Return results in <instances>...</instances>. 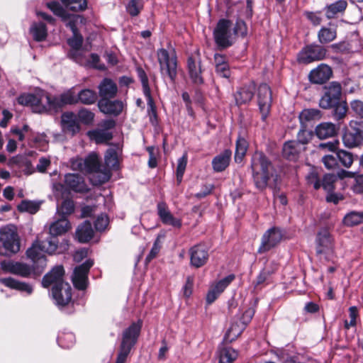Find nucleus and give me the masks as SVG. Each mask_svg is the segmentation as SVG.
<instances>
[{
	"label": "nucleus",
	"mask_w": 363,
	"mask_h": 363,
	"mask_svg": "<svg viewBox=\"0 0 363 363\" xmlns=\"http://www.w3.org/2000/svg\"><path fill=\"white\" fill-rule=\"evenodd\" d=\"M238 356L237 350L230 347H225L219 350V363H233Z\"/></svg>",
	"instance_id": "nucleus-39"
},
{
	"label": "nucleus",
	"mask_w": 363,
	"mask_h": 363,
	"mask_svg": "<svg viewBox=\"0 0 363 363\" xmlns=\"http://www.w3.org/2000/svg\"><path fill=\"white\" fill-rule=\"evenodd\" d=\"M187 160H188V156L187 153H184V155L179 158L177 161V171H176V175H177V182L179 184H180L182 181L183 176L187 164Z\"/></svg>",
	"instance_id": "nucleus-53"
},
{
	"label": "nucleus",
	"mask_w": 363,
	"mask_h": 363,
	"mask_svg": "<svg viewBox=\"0 0 363 363\" xmlns=\"http://www.w3.org/2000/svg\"><path fill=\"white\" fill-rule=\"evenodd\" d=\"M76 238L79 242L84 243L89 241L94 235V230L89 221H84L79 225L76 230Z\"/></svg>",
	"instance_id": "nucleus-33"
},
{
	"label": "nucleus",
	"mask_w": 363,
	"mask_h": 363,
	"mask_svg": "<svg viewBox=\"0 0 363 363\" xmlns=\"http://www.w3.org/2000/svg\"><path fill=\"white\" fill-rule=\"evenodd\" d=\"M337 181V177L335 174H325L320 179V187L328 193L335 189V184Z\"/></svg>",
	"instance_id": "nucleus-43"
},
{
	"label": "nucleus",
	"mask_w": 363,
	"mask_h": 363,
	"mask_svg": "<svg viewBox=\"0 0 363 363\" xmlns=\"http://www.w3.org/2000/svg\"><path fill=\"white\" fill-rule=\"evenodd\" d=\"M255 88L254 82H250L240 87L234 94L236 105L242 106L250 102L254 96Z\"/></svg>",
	"instance_id": "nucleus-26"
},
{
	"label": "nucleus",
	"mask_w": 363,
	"mask_h": 363,
	"mask_svg": "<svg viewBox=\"0 0 363 363\" xmlns=\"http://www.w3.org/2000/svg\"><path fill=\"white\" fill-rule=\"evenodd\" d=\"M20 212L35 213L40 208V203L28 200H23L17 206Z\"/></svg>",
	"instance_id": "nucleus-49"
},
{
	"label": "nucleus",
	"mask_w": 363,
	"mask_h": 363,
	"mask_svg": "<svg viewBox=\"0 0 363 363\" xmlns=\"http://www.w3.org/2000/svg\"><path fill=\"white\" fill-rule=\"evenodd\" d=\"M343 223L347 226H354L363 223V211H352L347 213L344 217Z\"/></svg>",
	"instance_id": "nucleus-44"
},
{
	"label": "nucleus",
	"mask_w": 363,
	"mask_h": 363,
	"mask_svg": "<svg viewBox=\"0 0 363 363\" xmlns=\"http://www.w3.org/2000/svg\"><path fill=\"white\" fill-rule=\"evenodd\" d=\"M322 117L321 111L317 108L303 109L299 114V121L302 126L307 127V123L317 121Z\"/></svg>",
	"instance_id": "nucleus-35"
},
{
	"label": "nucleus",
	"mask_w": 363,
	"mask_h": 363,
	"mask_svg": "<svg viewBox=\"0 0 363 363\" xmlns=\"http://www.w3.org/2000/svg\"><path fill=\"white\" fill-rule=\"evenodd\" d=\"M248 148L247 141L241 136H239L236 140L235 160L236 162L242 161L245 155Z\"/></svg>",
	"instance_id": "nucleus-42"
},
{
	"label": "nucleus",
	"mask_w": 363,
	"mask_h": 363,
	"mask_svg": "<svg viewBox=\"0 0 363 363\" xmlns=\"http://www.w3.org/2000/svg\"><path fill=\"white\" fill-rule=\"evenodd\" d=\"M338 161L345 167L349 168L353 163V155L351 152L340 150L336 152Z\"/></svg>",
	"instance_id": "nucleus-55"
},
{
	"label": "nucleus",
	"mask_w": 363,
	"mask_h": 363,
	"mask_svg": "<svg viewBox=\"0 0 363 363\" xmlns=\"http://www.w3.org/2000/svg\"><path fill=\"white\" fill-rule=\"evenodd\" d=\"M342 140L348 147L361 145L363 143V121L352 120L348 130L343 135Z\"/></svg>",
	"instance_id": "nucleus-10"
},
{
	"label": "nucleus",
	"mask_w": 363,
	"mask_h": 363,
	"mask_svg": "<svg viewBox=\"0 0 363 363\" xmlns=\"http://www.w3.org/2000/svg\"><path fill=\"white\" fill-rule=\"evenodd\" d=\"M47 7L57 16L60 17L62 20H67L69 16L66 10L57 1H53L47 3Z\"/></svg>",
	"instance_id": "nucleus-48"
},
{
	"label": "nucleus",
	"mask_w": 363,
	"mask_h": 363,
	"mask_svg": "<svg viewBox=\"0 0 363 363\" xmlns=\"http://www.w3.org/2000/svg\"><path fill=\"white\" fill-rule=\"evenodd\" d=\"M97 94L90 89H83L77 92L78 104L84 105H93L97 101Z\"/></svg>",
	"instance_id": "nucleus-36"
},
{
	"label": "nucleus",
	"mask_w": 363,
	"mask_h": 363,
	"mask_svg": "<svg viewBox=\"0 0 363 363\" xmlns=\"http://www.w3.org/2000/svg\"><path fill=\"white\" fill-rule=\"evenodd\" d=\"M61 126L64 133L74 136L80 130L76 115L71 111H67L62 114Z\"/></svg>",
	"instance_id": "nucleus-22"
},
{
	"label": "nucleus",
	"mask_w": 363,
	"mask_h": 363,
	"mask_svg": "<svg viewBox=\"0 0 363 363\" xmlns=\"http://www.w3.org/2000/svg\"><path fill=\"white\" fill-rule=\"evenodd\" d=\"M282 237L283 234L279 228L272 227L269 228L262 235L261 245L257 252L262 254L270 250L281 242Z\"/></svg>",
	"instance_id": "nucleus-15"
},
{
	"label": "nucleus",
	"mask_w": 363,
	"mask_h": 363,
	"mask_svg": "<svg viewBox=\"0 0 363 363\" xmlns=\"http://www.w3.org/2000/svg\"><path fill=\"white\" fill-rule=\"evenodd\" d=\"M100 99H113L118 93L117 84L110 78H104L98 86Z\"/></svg>",
	"instance_id": "nucleus-27"
},
{
	"label": "nucleus",
	"mask_w": 363,
	"mask_h": 363,
	"mask_svg": "<svg viewBox=\"0 0 363 363\" xmlns=\"http://www.w3.org/2000/svg\"><path fill=\"white\" fill-rule=\"evenodd\" d=\"M313 137V133L311 130H308L306 127L302 126L297 134V140L295 143H297L303 147L311 141Z\"/></svg>",
	"instance_id": "nucleus-54"
},
{
	"label": "nucleus",
	"mask_w": 363,
	"mask_h": 363,
	"mask_svg": "<svg viewBox=\"0 0 363 363\" xmlns=\"http://www.w3.org/2000/svg\"><path fill=\"white\" fill-rule=\"evenodd\" d=\"M272 272L264 268L258 274L252 284L255 291L261 290L265 285Z\"/></svg>",
	"instance_id": "nucleus-46"
},
{
	"label": "nucleus",
	"mask_w": 363,
	"mask_h": 363,
	"mask_svg": "<svg viewBox=\"0 0 363 363\" xmlns=\"http://www.w3.org/2000/svg\"><path fill=\"white\" fill-rule=\"evenodd\" d=\"M0 282L9 288L15 289L21 291H25L28 294H30L33 291V288L29 284L18 281L16 279L11 277L1 278L0 279Z\"/></svg>",
	"instance_id": "nucleus-37"
},
{
	"label": "nucleus",
	"mask_w": 363,
	"mask_h": 363,
	"mask_svg": "<svg viewBox=\"0 0 363 363\" xmlns=\"http://www.w3.org/2000/svg\"><path fill=\"white\" fill-rule=\"evenodd\" d=\"M187 68L191 82L195 85H201L204 83L202 77L201 60L196 61L194 57H189L187 59Z\"/></svg>",
	"instance_id": "nucleus-24"
},
{
	"label": "nucleus",
	"mask_w": 363,
	"mask_h": 363,
	"mask_svg": "<svg viewBox=\"0 0 363 363\" xmlns=\"http://www.w3.org/2000/svg\"><path fill=\"white\" fill-rule=\"evenodd\" d=\"M157 212L161 222L164 225H169L177 229L182 227V220L174 216L165 202H159L157 203Z\"/></svg>",
	"instance_id": "nucleus-18"
},
{
	"label": "nucleus",
	"mask_w": 363,
	"mask_h": 363,
	"mask_svg": "<svg viewBox=\"0 0 363 363\" xmlns=\"http://www.w3.org/2000/svg\"><path fill=\"white\" fill-rule=\"evenodd\" d=\"M143 8V0H130L126 6L128 14L135 17L139 15Z\"/></svg>",
	"instance_id": "nucleus-52"
},
{
	"label": "nucleus",
	"mask_w": 363,
	"mask_h": 363,
	"mask_svg": "<svg viewBox=\"0 0 363 363\" xmlns=\"http://www.w3.org/2000/svg\"><path fill=\"white\" fill-rule=\"evenodd\" d=\"M328 26H322L318 32V40L320 44H328L337 38V26L330 22Z\"/></svg>",
	"instance_id": "nucleus-29"
},
{
	"label": "nucleus",
	"mask_w": 363,
	"mask_h": 363,
	"mask_svg": "<svg viewBox=\"0 0 363 363\" xmlns=\"http://www.w3.org/2000/svg\"><path fill=\"white\" fill-rule=\"evenodd\" d=\"M111 99H100L97 106L101 113L106 115L118 116L122 113L125 107V104L121 100Z\"/></svg>",
	"instance_id": "nucleus-17"
},
{
	"label": "nucleus",
	"mask_w": 363,
	"mask_h": 363,
	"mask_svg": "<svg viewBox=\"0 0 363 363\" xmlns=\"http://www.w3.org/2000/svg\"><path fill=\"white\" fill-rule=\"evenodd\" d=\"M235 276L233 274L228 275L223 279L219 280L213 286H212L220 294L224 291L226 287L235 279Z\"/></svg>",
	"instance_id": "nucleus-60"
},
{
	"label": "nucleus",
	"mask_w": 363,
	"mask_h": 363,
	"mask_svg": "<svg viewBox=\"0 0 363 363\" xmlns=\"http://www.w3.org/2000/svg\"><path fill=\"white\" fill-rule=\"evenodd\" d=\"M303 16L313 26L320 25L323 21L322 12L320 11H306L303 12Z\"/></svg>",
	"instance_id": "nucleus-58"
},
{
	"label": "nucleus",
	"mask_w": 363,
	"mask_h": 363,
	"mask_svg": "<svg viewBox=\"0 0 363 363\" xmlns=\"http://www.w3.org/2000/svg\"><path fill=\"white\" fill-rule=\"evenodd\" d=\"M327 50L317 44H310L303 47L297 55V61L301 64L308 65L315 61L322 60L325 57Z\"/></svg>",
	"instance_id": "nucleus-9"
},
{
	"label": "nucleus",
	"mask_w": 363,
	"mask_h": 363,
	"mask_svg": "<svg viewBox=\"0 0 363 363\" xmlns=\"http://www.w3.org/2000/svg\"><path fill=\"white\" fill-rule=\"evenodd\" d=\"M347 7L346 0H338L330 4H327L323 8L325 17L328 19H333L344 14Z\"/></svg>",
	"instance_id": "nucleus-28"
},
{
	"label": "nucleus",
	"mask_w": 363,
	"mask_h": 363,
	"mask_svg": "<svg viewBox=\"0 0 363 363\" xmlns=\"http://www.w3.org/2000/svg\"><path fill=\"white\" fill-rule=\"evenodd\" d=\"M69 228V220L65 217H62L50 224L49 233L58 238V236L65 234Z\"/></svg>",
	"instance_id": "nucleus-34"
},
{
	"label": "nucleus",
	"mask_w": 363,
	"mask_h": 363,
	"mask_svg": "<svg viewBox=\"0 0 363 363\" xmlns=\"http://www.w3.org/2000/svg\"><path fill=\"white\" fill-rule=\"evenodd\" d=\"M93 265L94 261L89 259L75 267L72 280L76 289L79 290L86 289L88 285V274Z\"/></svg>",
	"instance_id": "nucleus-14"
},
{
	"label": "nucleus",
	"mask_w": 363,
	"mask_h": 363,
	"mask_svg": "<svg viewBox=\"0 0 363 363\" xmlns=\"http://www.w3.org/2000/svg\"><path fill=\"white\" fill-rule=\"evenodd\" d=\"M44 252L40 245V238L38 237L26 251L28 258L33 262L32 268L26 264L9 260L1 261L0 265L3 271L24 277H28L32 271L35 274H40L46 267L47 259Z\"/></svg>",
	"instance_id": "nucleus-3"
},
{
	"label": "nucleus",
	"mask_w": 363,
	"mask_h": 363,
	"mask_svg": "<svg viewBox=\"0 0 363 363\" xmlns=\"http://www.w3.org/2000/svg\"><path fill=\"white\" fill-rule=\"evenodd\" d=\"M350 108L354 114L361 118H363V101L360 100H353L350 102Z\"/></svg>",
	"instance_id": "nucleus-64"
},
{
	"label": "nucleus",
	"mask_w": 363,
	"mask_h": 363,
	"mask_svg": "<svg viewBox=\"0 0 363 363\" xmlns=\"http://www.w3.org/2000/svg\"><path fill=\"white\" fill-rule=\"evenodd\" d=\"M143 326V321L138 320L133 322L125 329L122 333V339L119 347L116 360L125 363L132 348L137 343Z\"/></svg>",
	"instance_id": "nucleus-5"
},
{
	"label": "nucleus",
	"mask_w": 363,
	"mask_h": 363,
	"mask_svg": "<svg viewBox=\"0 0 363 363\" xmlns=\"http://www.w3.org/2000/svg\"><path fill=\"white\" fill-rule=\"evenodd\" d=\"M231 155L232 152L229 149H226L216 155L212 160V167L214 172H221L224 171L230 164Z\"/></svg>",
	"instance_id": "nucleus-30"
},
{
	"label": "nucleus",
	"mask_w": 363,
	"mask_h": 363,
	"mask_svg": "<svg viewBox=\"0 0 363 363\" xmlns=\"http://www.w3.org/2000/svg\"><path fill=\"white\" fill-rule=\"evenodd\" d=\"M330 108L332 109V117L337 121L343 120L346 117L348 110L347 104L343 100L335 106H332Z\"/></svg>",
	"instance_id": "nucleus-40"
},
{
	"label": "nucleus",
	"mask_w": 363,
	"mask_h": 363,
	"mask_svg": "<svg viewBox=\"0 0 363 363\" xmlns=\"http://www.w3.org/2000/svg\"><path fill=\"white\" fill-rule=\"evenodd\" d=\"M342 96V86L337 82H332L325 87V91L319 101V106L324 109H329L340 101Z\"/></svg>",
	"instance_id": "nucleus-11"
},
{
	"label": "nucleus",
	"mask_w": 363,
	"mask_h": 363,
	"mask_svg": "<svg viewBox=\"0 0 363 363\" xmlns=\"http://www.w3.org/2000/svg\"><path fill=\"white\" fill-rule=\"evenodd\" d=\"M20 238L13 225L4 226L0 230V255L11 257L19 252Z\"/></svg>",
	"instance_id": "nucleus-6"
},
{
	"label": "nucleus",
	"mask_w": 363,
	"mask_h": 363,
	"mask_svg": "<svg viewBox=\"0 0 363 363\" xmlns=\"http://www.w3.org/2000/svg\"><path fill=\"white\" fill-rule=\"evenodd\" d=\"M57 211L65 216L70 215L74 211V203L71 199H65L62 201L61 206L57 208Z\"/></svg>",
	"instance_id": "nucleus-61"
},
{
	"label": "nucleus",
	"mask_w": 363,
	"mask_h": 363,
	"mask_svg": "<svg viewBox=\"0 0 363 363\" xmlns=\"http://www.w3.org/2000/svg\"><path fill=\"white\" fill-rule=\"evenodd\" d=\"M336 125L330 122L321 123L315 129L316 136L321 139H327L333 137L337 133Z\"/></svg>",
	"instance_id": "nucleus-32"
},
{
	"label": "nucleus",
	"mask_w": 363,
	"mask_h": 363,
	"mask_svg": "<svg viewBox=\"0 0 363 363\" xmlns=\"http://www.w3.org/2000/svg\"><path fill=\"white\" fill-rule=\"evenodd\" d=\"M191 264L196 268L201 267L208 259L207 247L202 244L196 245L189 250Z\"/></svg>",
	"instance_id": "nucleus-20"
},
{
	"label": "nucleus",
	"mask_w": 363,
	"mask_h": 363,
	"mask_svg": "<svg viewBox=\"0 0 363 363\" xmlns=\"http://www.w3.org/2000/svg\"><path fill=\"white\" fill-rule=\"evenodd\" d=\"M52 296L58 307H64L71 301V286L68 283H61V285H54L52 288Z\"/></svg>",
	"instance_id": "nucleus-16"
},
{
	"label": "nucleus",
	"mask_w": 363,
	"mask_h": 363,
	"mask_svg": "<svg viewBox=\"0 0 363 363\" xmlns=\"http://www.w3.org/2000/svg\"><path fill=\"white\" fill-rule=\"evenodd\" d=\"M89 135L97 143H106L113 138V133L111 132L101 128L89 132Z\"/></svg>",
	"instance_id": "nucleus-41"
},
{
	"label": "nucleus",
	"mask_w": 363,
	"mask_h": 363,
	"mask_svg": "<svg viewBox=\"0 0 363 363\" xmlns=\"http://www.w3.org/2000/svg\"><path fill=\"white\" fill-rule=\"evenodd\" d=\"M316 253L317 255H326L325 259H330V255L334 252L333 240L327 228L320 229L316 237Z\"/></svg>",
	"instance_id": "nucleus-13"
},
{
	"label": "nucleus",
	"mask_w": 363,
	"mask_h": 363,
	"mask_svg": "<svg viewBox=\"0 0 363 363\" xmlns=\"http://www.w3.org/2000/svg\"><path fill=\"white\" fill-rule=\"evenodd\" d=\"M250 167L255 187L263 191L267 188L272 176V162L262 152L256 151L252 157Z\"/></svg>",
	"instance_id": "nucleus-4"
},
{
	"label": "nucleus",
	"mask_w": 363,
	"mask_h": 363,
	"mask_svg": "<svg viewBox=\"0 0 363 363\" xmlns=\"http://www.w3.org/2000/svg\"><path fill=\"white\" fill-rule=\"evenodd\" d=\"M257 98L261 118L265 121L270 113L272 104V91L267 84H261L259 86Z\"/></svg>",
	"instance_id": "nucleus-12"
},
{
	"label": "nucleus",
	"mask_w": 363,
	"mask_h": 363,
	"mask_svg": "<svg viewBox=\"0 0 363 363\" xmlns=\"http://www.w3.org/2000/svg\"><path fill=\"white\" fill-rule=\"evenodd\" d=\"M147 104V113L150 117V121L152 125L157 123V108L152 97V95L145 96Z\"/></svg>",
	"instance_id": "nucleus-56"
},
{
	"label": "nucleus",
	"mask_w": 363,
	"mask_h": 363,
	"mask_svg": "<svg viewBox=\"0 0 363 363\" xmlns=\"http://www.w3.org/2000/svg\"><path fill=\"white\" fill-rule=\"evenodd\" d=\"M332 75V68L322 63L309 72L308 79L312 84H323L331 78Z\"/></svg>",
	"instance_id": "nucleus-19"
},
{
	"label": "nucleus",
	"mask_w": 363,
	"mask_h": 363,
	"mask_svg": "<svg viewBox=\"0 0 363 363\" xmlns=\"http://www.w3.org/2000/svg\"><path fill=\"white\" fill-rule=\"evenodd\" d=\"M105 166L103 165L95 152L88 155L84 159L82 157L71 160V167L89 174V181L94 186H100L107 182L111 178L110 169L118 167V154L116 150L108 149L104 157Z\"/></svg>",
	"instance_id": "nucleus-1"
},
{
	"label": "nucleus",
	"mask_w": 363,
	"mask_h": 363,
	"mask_svg": "<svg viewBox=\"0 0 363 363\" xmlns=\"http://www.w3.org/2000/svg\"><path fill=\"white\" fill-rule=\"evenodd\" d=\"M57 342L61 347L69 349L74 345L75 336L72 333H63L58 336Z\"/></svg>",
	"instance_id": "nucleus-47"
},
{
	"label": "nucleus",
	"mask_w": 363,
	"mask_h": 363,
	"mask_svg": "<svg viewBox=\"0 0 363 363\" xmlns=\"http://www.w3.org/2000/svg\"><path fill=\"white\" fill-rule=\"evenodd\" d=\"M69 10L75 12L83 11L87 7L86 0H60Z\"/></svg>",
	"instance_id": "nucleus-45"
},
{
	"label": "nucleus",
	"mask_w": 363,
	"mask_h": 363,
	"mask_svg": "<svg viewBox=\"0 0 363 363\" xmlns=\"http://www.w3.org/2000/svg\"><path fill=\"white\" fill-rule=\"evenodd\" d=\"M65 184L69 189L76 193L84 194L89 191L84 178L79 174H66L65 175Z\"/></svg>",
	"instance_id": "nucleus-21"
},
{
	"label": "nucleus",
	"mask_w": 363,
	"mask_h": 363,
	"mask_svg": "<svg viewBox=\"0 0 363 363\" xmlns=\"http://www.w3.org/2000/svg\"><path fill=\"white\" fill-rule=\"evenodd\" d=\"M233 35H235V39L236 40L237 36H241L244 38L247 35V28L244 21L238 19L237 20L234 27H232Z\"/></svg>",
	"instance_id": "nucleus-59"
},
{
	"label": "nucleus",
	"mask_w": 363,
	"mask_h": 363,
	"mask_svg": "<svg viewBox=\"0 0 363 363\" xmlns=\"http://www.w3.org/2000/svg\"><path fill=\"white\" fill-rule=\"evenodd\" d=\"M68 44L74 50V51H71L69 53V56L74 58L82 45V37L74 36L69 39Z\"/></svg>",
	"instance_id": "nucleus-62"
},
{
	"label": "nucleus",
	"mask_w": 363,
	"mask_h": 363,
	"mask_svg": "<svg viewBox=\"0 0 363 363\" xmlns=\"http://www.w3.org/2000/svg\"><path fill=\"white\" fill-rule=\"evenodd\" d=\"M232 26V21L226 18H221L216 23L213 31V36L218 50L227 49L235 43V39Z\"/></svg>",
	"instance_id": "nucleus-7"
},
{
	"label": "nucleus",
	"mask_w": 363,
	"mask_h": 363,
	"mask_svg": "<svg viewBox=\"0 0 363 363\" xmlns=\"http://www.w3.org/2000/svg\"><path fill=\"white\" fill-rule=\"evenodd\" d=\"M136 72L138 74V77L142 84L144 96H145L150 95L151 91H150V88L149 86L148 77H147L145 70L142 67H138L136 69Z\"/></svg>",
	"instance_id": "nucleus-57"
},
{
	"label": "nucleus",
	"mask_w": 363,
	"mask_h": 363,
	"mask_svg": "<svg viewBox=\"0 0 363 363\" xmlns=\"http://www.w3.org/2000/svg\"><path fill=\"white\" fill-rule=\"evenodd\" d=\"M38 237L40 238V245L43 251H45V253L49 255H52L56 252L59 244L58 238L49 233L45 238H43V234Z\"/></svg>",
	"instance_id": "nucleus-31"
},
{
	"label": "nucleus",
	"mask_w": 363,
	"mask_h": 363,
	"mask_svg": "<svg viewBox=\"0 0 363 363\" xmlns=\"http://www.w3.org/2000/svg\"><path fill=\"white\" fill-rule=\"evenodd\" d=\"M157 60L162 75H167L172 83L177 76V58L175 51L169 52L166 49L160 48L157 52Z\"/></svg>",
	"instance_id": "nucleus-8"
},
{
	"label": "nucleus",
	"mask_w": 363,
	"mask_h": 363,
	"mask_svg": "<svg viewBox=\"0 0 363 363\" xmlns=\"http://www.w3.org/2000/svg\"><path fill=\"white\" fill-rule=\"evenodd\" d=\"M19 104L30 106L35 113H43L57 111L66 105L78 104L77 92L72 87L58 96H51L45 90L39 89L35 94H22L17 98Z\"/></svg>",
	"instance_id": "nucleus-2"
},
{
	"label": "nucleus",
	"mask_w": 363,
	"mask_h": 363,
	"mask_svg": "<svg viewBox=\"0 0 363 363\" xmlns=\"http://www.w3.org/2000/svg\"><path fill=\"white\" fill-rule=\"evenodd\" d=\"M65 274L64 268L62 265L56 266L52 270L47 273L43 278L42 285L45 288L50 285H61V283H65L63 281Z\"/></svg>",
	"instance_id": "nucleus-25"
},
{
	"label": "nucleus",
	"mask_w": 363,
	"mask_h": 363,
	"mask_svg": "<svg viewBox=\"0 0 363 363\" xmlns=\"http://www.w3.org/2000/svg\"><path fill=\"white\" fill-rule=\"evenodd\" d=\"M322 162L328 169H336L339 167L337 156L326 155L323 157Z\"/></svg>",
	"instance_id": "nucleus-63"
},
{
	"label": "nucleus",
	"mask_w": 363,
	"mask_h": 363,
	"mask_svg": "<svg viewBox=\"0 0 363 363\" xmlns=\"http://www.w3.org/2000/svg\"><path fill=\"white\" fill-rule=\"evenodd\" d=\"M254 315L255 310L252 308H248L245 311V312L242 313V316L240 318V323H241V329H239L238 331H236V333H234L235 336H239L241 334L242 330L251 321Z\"/></svg>",
	"instance_id": "nucleus-51"
},
{
	"label": "nucleus",
	"mask_w": 363,
	"mask_h": 363,
	"mask_svg": "<svg viewBox=\"0 0 363 363\" xmlns=\"http://www.w3.org/2000/svg\"><path fill=\"white\" fill-rule=\"evenodd\" d=\"M306 150V147L295 143V140H289L283 145L282 155L289 161L296 162Z\"/></svg>",
	"instance_id": "nucleus-23"
},
{
	"label": "nucleus",
	"mask_w": 363,
	"mask_h": 363,
	"mask_svg": "<svg viewBox=\"0 0 363 363\" xmlns=\"http://www.w3.org/2000/svg\"><path fill=\"white\" fill-rule=\"evenodd\" d=\"M30 32L33 39L38 42L45 40L48 35L46 26L43 22L33 23L30 28Z\"/></svg>",
	"instance_id": "nucleus-38"
},
{
	"label": "nucleus",
	"mask_w": 363,
	"mask_h": 363,
	"mask_svg": "<svg viewBox=\"0 0 363 363\" xmlns=\"http://www.w3.org/2000/svg\"><path fill=\"white\" fill-rule=\"evenodd\" d=\"M76 116L81 123L89 125L94 121L95 114L86 108H82L78 111Z\"/></svg>",
	"instance_id": "nucleus-50"
}]
</instances>
